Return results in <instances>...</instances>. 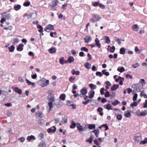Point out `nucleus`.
<instances>
[{"mask_svg": "<svg viewBox=\"0 0 147 147\" xmlns=\"http://www.w3.org/2000/svg\"><path fill=\"white\" fill-rule=\"evenodd\" d=\"M143 85L139 82L138 83L134 84L132 86V88H134L136 91H140L143 89Z\"/></svg>", "mask_w": 147, "mask_h": 147, "instance_id": "1", "label": "nucleus"}, {"mask_svg": "<svg viewBox=\"0 0 147 147\" xmlns=\"http://www.w3.org/2000/svg\"><path fill=\"white\" fill-rule=\"evenodd\" d=\"M101 18L98 15L93 14V18L90 20V21L92 22H95L99 20Z\"/></svg>", "mask_w": 147, "mask_h": 147, "instance_id": "2", "label": "nucleus"}, {"mask_svg": "<svg viewBox=\"0 0 147 147\" xmlns=\"http://www.w3.org/2000/svg\"><path fill=\"white\" fill-rule=\"evenodd\" d=\"M141 139V134L139 133H136V134L134 136V140L135 141L137 142H138Z\"/></svg>", "mask_w": 147, "mask_h": 147, "instance_id": "3", "label": "nucleus"}, {"mask_svg": "<svg viewBox=\"0 0 147 147\" xmlns=\"http://www.w3.org/2000/svg\"><path fill=\"white\" fill-rule=\"evenodd\" d=\"M56 130V127L54 126L50 128L47 129V131L48 133H54Z\"/></svg>", "mask_w": 147, "mask_h": 147, "instance_id": "4", "label": "nucleus"}, {"mask_svg": "<svg viewBox=\"0 0 147 147\" xmlns=\"http://www.w3.org/2000/svg\"><path fill=\"white\" fill-rule=\"evenodd\" d=\"M3 17H5L7 20H9L10 18L11 15L10 13H7L6 12L3 13L2 14Z\"/></svg>", "mask_w": 147, "mask_h": 147, "instance_id": "5", "label": "nucleus"}, {"mask_svg": "<svg viewBox=\"0 0 147 147\" xmlns=\"http://www.w3.org/2000/svg\"><path fill=\"white\" fill-rule=\"evenodd\" d=\"M77 127L80 132H82L84 130V128L79 123L77 124Z\"/></svg>", "mask_w": 147, "mask_h": 147, "instance_id": "6", "label": "nucleus"}, {"mask_svg": "<svg viewBox=\"0 0 147 147\" xmlns=\"http://www.w3.org/2000/svg\"><path fill=\"white\" fill-rule=\"evenodd\" d=\"M115 50V47L114 46H113L112 47L110 46H109L107 48L108 51L110 52H114Z\"/></svg>", "mask_w": 147, "mask_h": 147, "instance_id": "7", "label": "nucleus"}, {"mask_svg": "<svg viewBox=\"0 0 147 147\" xmlns=\"http://www.w3.org/2000/svg\"><path fill=\"white\" fill-rule=\"evenodd\" d=\"M124 116L127 118H129L131 116V114L130 111H125L124 113Z\"/></svg>", "mask_w": 147, "mask_h": 147, "instance_id": "8", "label": "nucleus"}, {"mask_svg": "<svg viewBox=\"0 0 147 147\" xmlns=\"http://www.w3.org/2000/svg\"><path fill=\"white\" fill-rule=\"evenodd\" d=\"M94 134L96 138L98 137L99 134V130L98 129H94L93 131H91Z\"/></svg>", "mask_w": 147, "mask_h": 147, "instance_id": "9", "label": "nucleus"}, {"mask_svg": "<svg viewBox=\"0 0 147 147\" xmlns=\"http://www.w3.org/2000/svg\"><path fill=\"white\" fill-rule=\"evenodd\" d=\"M80 92L84 95L86 94L87 93V89L86 87H83L80 90Z\"/></svg>", "mask_w": 147, "mask_h": 147, "instance_id": "10", "label": "nucleus"}, {"mask_svg": "<svg viewBox=\"0 0 147 147\" xmlns=\"http://www.w3.org/2000/svg\"><path fill=\"white\" fill-rule=\"evenodd\" d=\"M119 87L118 84H114L111 88V89L112 91H114L116 90Z\"/></svg>", "mask_w": 147, "mask_h": 147, "instance_id": "11", "label": "nucleus"}, {"mask_svg": "<svg viewBox=\"0 0 147 147\" xmlns=\"http://www.w3.org/2000/svg\"><path fill=\"white\" fill-rule=\"evenodd\" d=\"M84 39L85 42L88 43L91 40V38L90 36H87Z\"/></svg>", "mask_w": 147, "mask_h": 147, "instance_id": "12", "label": "nucleus"}, {"mask_svg": "<svg viewBox=\"0 0 147 147\" xmlns=\"http://www.w3.org/2000/svg\"><path fill=\"white\" fill-rule=\"evenodd\" d=\"M94 94L95 92L94 91L92 90L90 91L88 93V94H89V98H93L94 97Z\"/></svg>", "mask_w": 147, "mask_h": 147, "instance_id": "13", "label": "nucleus"}, {"mask_svg": "<svg viewBox=\"0 0 147 147\" xmlns=\"http://www.w3.org/2000/svg\"><path fill=\"white\" fill-rule=\"evenodd\" d=\"M15 92L18 93L19 94H21L22 93V90L21 89H19L18 87H16L14 89Z\"/></svg>", "mask_w": 147, "mask_h": 147, "instance_id": "14", "label": "nucleus"}, {"mask_svg": "<svg viewBox=\"0 0 147 147\" xmlns=\"http://www.w3.org/2000/svg\"><path fill=\"white\" fill-rule=\"evenodd\" d=\"M30 16L31 18L34 19L36 18L37 16L36 12L35 11H34L32 14H30Z\"/></svg>", "mask_w": 147, "mask_h": 147, "instance_id": "15", "label": "nucleus"}, {"mask_svg": "<svg viewBox=\"0 0 147 147\" xmlns=\"http://www.w3.org/2000/svg\"><path fill=\"white\" fill-rule=\"evenodd\" d=\"M95 42L96 43V45L98 48H100L101 47V44L99 43V40L98 38H96L95 39Z\"/></svg>", "mask_w": 147, "mask_h": 147, "instance_id": "16", "label": "nucleus"}, {"mask_svg": "<svg viewBox=\"0 0 147 147\" xmlns=\"http://www.w3.org/2000/svg\"><path fill=\"white\" fill-rule=\"evenodd\" d=\"M24 45L22 44L19 45L17 47V50L18 51H21L23 50Z\"/></svg>", "mask_w": 147, "mask_h": 147, "instance_id": "17", "label": "nucleus"}, {"mask_svg": "<svg viewBox=\"0 0 147 147\" xmlns=\"http://www.w3.org/2000/svg\"><path fill=\"white\" fill-rule=\"evenodd\" d=\"M94 137V136L91 135L89 139L86 140V142H88L89 143L91 144L92 143L93 139Z\"/></svg>", "mask_w": 147, "mask_h": 147, "instance_id": "18", "label": "nucleus"}, {"mask_svg": "<svg viewBox=\"0 0 147 147\" xmlns=\"http://www.w3.org/2000/svg\"><path fill=\"white\" fill-rule=\"evenodd\" d=\"M74 58L72 56H70L67 60V62L69 63L74 62Z\"/></svg>", "mask_w": 147, "mask_h": 147, "instance_id": "19", "label": "nucleus"}, {"mask_svg": "<svg viewBox=\"0 0 147 147\" xmlns=\"http://www.w3.org/2000/svg\"><path fill=\"white\" fill-rule=\"evenodd\" d=\"M104 108L107 109L108 110L112 109L111 108V105L109 104H108L106 105H105L104 106Z\"/></svg>", "mask_w": 147, "mask_h": 147, "instance_id": "20", "label": "nucleus"}, {"mask_svg": "<svg viewBox=\"0 0 147 147\" xmlns=\"http://www.w3.org/2000/svg\"><path fill=\"white\" fill-rule=\"evenodd\" d=\"M58 2L57 0H55L52 1L51 3V6L53 7H54L57 5Z\"/></svg>", "mask_w": 147, "mask_h": 147, "instance_id": "21", "label": "nucleus"}, {"mask_svg": "<svg viewBox=\"0 0 147 147\" xmlns=\"http://www.w3.org/2000/svg\"><path fill=\"white\" fill-rule=\"evenodd\" d=\"M49 51L51 53H54L56 52V49L55 48H51L49 49Z\"/></svg>", "mask_w": 147, "mask_h": 147, "instance_id": "22", "label": "nucleus"}, {"mask_svg": "<svg viewBox=\"0 0 147 147\" xmlns=\"http://www.w3.org/2000/svg\"><path fill=\"white\" fill-rule=\"evenodd\" d=\"M21 7V6L20 5H15L14 6V9L16 11H18L19 10Z\"/></svg>", "mask_w": 147, "mask_h": 147, "instance_id": "23", "label": "nucleus"}, {"mask_svg": "<svg viewBox=\"0 0 147 147\" xmlns=\"http://www.w3.org/2000/svg\"><path fill=\"white\" fill-rule=\"evenodd\" d=\"M114 39L118 43L119 45H120L121 43V41L122 40L119 38H117L116 37H114Z\"/></svg>", "mask_w": 147, "mask_h": 147, "instance_id": "24", "label": "nucleus"}, {"mask_svg": "<svg viewBox=\"0 0 147 147\" xmlns=\"http://www.w3.org/2000/svg\"><path fill=\"white\" fill-rule=\"evenodd\" d=\"M46 144L45 142L43 141L41 142L39 145H38V147H45Z\"/></svg>", "mask_w": 147, "mask_h": 147, "instance_id": "25", "label": "nucleus"}, {"mask_svg": "<svg viewBox=\"0 0 147 147\" xmlns=\"http://www.w3.org/2000/svg\"><path fill=\"white\" fill-rule=\"evenodd\" d=\"M89 86L92 90H93L96 88V85L91 84L89 85Z\"/></svg>", "mask_w": 147, "mask_h": 147, "instance_id": "26", "label": "nucleus"}, {"mask_svg": "<svg viewBox=\"0 0 147 147\" xmlns=\"http://www.w3.org/2000/svg\"><path fill=\"white\" fill-rule=\"evenodd\" d=\"M13 41V44H17L20 41V40L18 38H14Z\"/></svg>", "mask_w": 147, "mask_h": 147, "instance_id": "27", "label": "nucleus"}, {"mask_svg": "<svg viewBox=\"0 0 147 147\" xmlns=\"http://www.w3.org/2000/svg\"><path fill=\"white\" fill-rule=\"evenodd\" d=\"M71 125L70 126V127L71 128H74L76 126V124L75 122L73 121H71Z\"/></svg>", "mask_w": 147, "mask_h": 147, "instance_id": "28", "label": "nucleus"}, {"mask_svg": "<svg viewBox=\"0 0 147 147\" xmlns=\"http://www.w3.org/2000/svg\"><path fill=\"white\" fill-rule=\"evenodd\" d=\"M91 65V64L88 63H86L84 64V66L85 67L88 69L90 68Z\"/></svg>", "mask_w": 147, "mask_h": 147, "instance_id": "29", "label": "nucleus"}, {"mask_svg": "<svg viewBox=\"0 0 147 147\" xmlns=\"http://www.w3.org/2000/svg\"><path fill=\"white\" fill-rule=\"evenodd\" d=\"M147 114V110H145L144 111L141 112L140 117L145 116Z\"/></svg>", "mask_w": 147, "mask_h": 147, "instance_id": "30", "label": "nucleus"}, {"mask_svg": "<svg viewBox=\"0 0 147 147\" xmlns=\"http://www.w3.org/2000/svg\"><path fill=\"white\" fill-rule=\"evenodd\" d=\"M61 122L62 123H66L67 122V118L65 116H64V117H63Z\"/></svg>", "mask_w": 147, "mask_h": 147, "instance_id": "31", "label": "nucleus"}, {"mask_svg": "<svg viewBox=\"0 0 147 147\" xmlns=\"http://www.w3.org/2000/svg\"><path fill=\"white\" fill-rule=\"evenodd\" d=\"M125 50L124 48H122L120 49V53L122 55H124L125 54Z\"/></svg>", "mask_w": 147, "mask_h": 147, "instance_id": "32", "label": "nucleus"}, {"mask_svg": "<svg viewBox=\"0 0 147 147\" xmlns=\"http://www.w3.org/2000/svg\"><path fill=\"white\" fill-rule=\"evenodd\" d=\"M9 51L11 52H13L15 49V47L13 45H11L8 48Z\"/></svg>", "mask_w": 147, "mask_h": 147, "instance_id": "33", "label": "nucleus"}, {"mask_svg": "<svg viewBox=\"0 0 147 147\" xmlns=\"http://www.w3.org/2000/svg\"><path fill=\"white\" fill-rule=\"evenodd\" d=\"M106 71L105 69L102 70V74L107 76H109V73L108 72H106Z\"/></svg>", "mask_w": 147, "mask_h": 147, "instance_id": "34", "label": "nucleus"}, {"mask_svg": "<svg viewBox=\"0 0 147 147\" xmlns=\"http://www.w3.org/2000/svg\"><path fill=\"white\" fill-rule=\"evenodd\" d=\"M117 70L118 71L122 73L125 71V69L123 67H121L120 68L118 67Z\"/></svg>", "mask_w": 147, "mask_h": 147, "instance_id": "35", "label": "nucleus"}, {"mask_svg": "<svg viewBox=\"0 0 147 147\" xmlns=\"http://www.w3.org/2000/svg\"><path fill=\"white\" fill-rule=\"evenodd\" d=\"M95 125L94 124H89L88 126V128L89 129H92L95 128Z\"/></svg>", "mask_w": 147, "mask_h": 147, "instance_id": "36", "label": "nucleus"}, {"mask_svg": "<svg viewBox=\"0 0 147 147\" xmlns=\"http://www.w3.org/2000/svg\"><path fill=\"white\" fill-rule=\"evenodd\" d=\"M105 38L106 42L108 44L111 41L109 37L108 36H105Z\"/></svg>", "mask_w": 147, "mask_h": 147, "instance_id": "37", "label": "nucleus"}, {"mask_svg": "<svg viewBox=\"0 0 147 147\" xmlns=\"http://www.w3.org/2000/svg\"><path fill=\"white\" fill-rule=\"evenodd\" d=\"M120 102L117 100H116L114 102L112 103V105L114 106H115L120 104Z\"/></svg>", "mask_w": 147, "mask_h": 147, "instance_id": "38", "label": "nucleus"}, {"mask_svg": "<svg viewBox=\"0 0 147 147\" xmlns=\"http://www.w3.org/2000/svg\"><path fill=\"white\" fill-rule=\"evenodd\" d=\"M48 105L49 107V112L50 111L51 109L53 108V103L51 102H49L48 103Z\"/></svg>", "mask_w": 147, "mask_h": 147, "instance_id": "39", "label": "nucleus"}, {"mask_svg": "<svg viewBox=\"0 0 147 147\" xmlns=\"http://www.w3.org/2000/svg\"><path fill=\"white\" fill-rule=\"evenodd\" d=\"M65 95L64 94H62L60 96V99L62 100H64L65 99Z\"/></svg>", "mask_w": 147, "mask_h": 147, "instance_id": "40", "label": "nucleus"}, {"mask_svg": "<svg viewBox=\"0 0 147 147\" xmlns=\"http://www.w3.org/2000/svg\"><path fill=\"white\" fill-rule=\"evenodd\" d=\"M38 21H36V22L34 21L33 22V24H36L37 25V28H42L41 26L38 24Z\"/></svg>", "mask_w": 147, "mask_h": 147, "instance_id": "41", "label": "nucleus"}, {"mask_svg": "<svg viewBox=\"0 0 147 147\" xmlns=\"http://www.w3.org/2000/svg\"><path fill=\"white\" fill-rule=\"evenodd\" d=\"M138 105V103L136 102H134L132 103L130 105V106L131 107H134Z\"/></svg>", "mask_w": 147, "mask_h": 147, "instance_id": "42", "label": "nucleus"}, {"mask_svg": "<svg viewBox=\"0 0 147 147\" xmlns=\"http://www.w3.org/2000/svg\"><path fill=\"white\" fill-rule=\"evenodd\" d=\"M36 138L33 136L32 135L30 136H28V141H30L32 139L35 140Z\"/></svg>", "mask_w": 147, "mask_h": 147, "instance_id": "43", "label": "nucleus"}, {"mask_svg": "<svg viewBox=\"0 0 147 147\" xmlns=\"http://www.w3.org/2000/svg\"><path fill=\"white\" fill-rule=\"evenodd\" d=\"M99 3L97 2H92V5L93 6L96 7L98 5Z\"/></svg>", "mask_w": 147, "mask_h": 147, "instance_id": "44", "label": "nucleus"}, {"mask_svg": "<svg viewBox=\"0 0 147 147\" xmlns=\"http://www.w3.org/2000/svg\"><path fill=\"white\" fill-rule=\"evenodd\" d=\"M147 143V138H146L144 141H141L140 142V144H145Z\"/></svg>", "mask_w": 147, "mask_h": 147, "instance_id": "45", "label": "nucleus"}, {"mask_svg": "<svg viewBox=\"0 0 147 147\" xmlns=\"http://www.w3.org/2000/svg\"><path fill=\"white\" fill-rule=\"evenodd\" d=\"M49 102L53 103L54 101V97L53 96H51L49 98Z\"/></svg>", "mask_w": 147, "mask_h": 147, "instance_id": "46", "label": "nucleus"}, {"mask_svg": "<svg viewBox=\"0 0 147 147\" xmlns=\"http://www.w3.org/2000/svg\"><path fill=\"white\" fill-rule=\"evenodd\" d=\"M81 51H84L87 52L88 51V49L85 47H83L81 48Z\"/></svg>", "mask_w": 147, "mask_h": 147, "instance_id": "47", "label": "nucleus"}, {"mask_svg": "<svg viewBox=\"0 0 147 147\" xmlns=\"http://www.w3.org/2000/svg\"><path fill=\"white\" fill-rule=\"evenodd\" d=\"M139 83H140L141 84H142V85L145 84H146V82L144 79H141L140 80Z\"/></svg>", "mask_w": 147, "mask_h": 147, "instance_id": "48", "label": "nucleus"}, {"mask_svg": "<svg viewBox=\"0 0 147 147\" xmlns=\"http://www.w3.org/2000/svg\"><path fill=\"white\" fill-rule=\"evenodd\" d=\"M140 66V64L138 63H136L135 64L132 65V67L134 68H136Z\"/></svg>", "mask_w": 147, "mask_h": 147, "instance_id": "49", "label": "nucleus"}, {"mask_svg": "<svg viewBox=\"0 0 147 147\" xmlns=\"http://www.w3.org/2000/svg\"><path fill=\"white\" fill-rule=\"evenodd\" d=\"M138 94L137 93L134 94L133 97V100L134 101H135L136 100V99L137 98Z\"/></svg>", "mask_w": 147, "mask_h": 147, "instance_id": "50", "label": "nucleus"}, {"mask_svg": "<svg viewBox=\"0 0 147 147\" xmlns=\"http://www.w3.org/2000/svg\"><path fill=\"white\" fill-rule=\"evenodd\" d=\"M96 75L100 77H101L102 76V74L100 71H97L96 72Z\"/></svg>", "mask_w": 147, "mask_h": 147, "instance_id": "51", "label": "nucleus"}, {"mask_svg": "<svg viewBox=\"0 0 147 147\" xmlns=\"http://www.w3.org/2000/svg\"><path fill=\"white\" fill-rule=\"evenodd\" d=\"M135 52L137 54H139L140 53V51L138 49V47H136L135 48Z\"/></svg>", "mask_w": 147, "mask_h": 147, "instance_id": "52", "label": "nucleus"}, {"mask_svg": "<svg viewBox=\"0 0 147 147\" xmlns=\"http://www.w3.org/2000/svg\"><path fill=\"white\" fill-rule=\"evenodd\" d=\"M28 85H31L33 87H35L36 85L33 82H32L28 80Z\"/></svg>", "mask_w": 147, "mask_h": 147, "instance_id": "53", "label": "nucleus"}, {"mask_svg": "<svg viewBox=\"0 0 147 147\" xmlns=\"http://www.w3.org/2000/svg\"><path fill=\"white\" fill-rule=\"evenodd\" d=\"M116 118L117 120H121L122 119V117L121 115H117Z\"/></svg>", "mask_w": 147, "mask_h": 147, "instance_id": "54", "label": "nucleus"}, {"mask_svg": "<svg viewBox=\"0 0 147 147\" xmlns=\"http://www.w3.org/2000/svg\"><path fill=\"white\" fill-rule=\"evenodd\" d=\"M49 80H46V82L45 83L43 84L42 86L43 87H45L47 86V85L49 84Z\"/></svg>", "mask_w": 147, "mask_h": 147, "instance_id": "55", "label": "nucleus"}, {"mask_svg": "<svg viewBox=\"0 0 147 147\" xmlns=\"http://www.w3.org/2000/svg\"><path fill=\"white\" fill-rule=\"evenodd\" d=\"M64 58L63 57H61L59 60L60 63L62 65L64 64V63L63 62Z\"/></svg>", "mask_w": 147, "mask_h": 147, "instance_id": "56", "label": "nucleus"}, {"mask_svg": "<svg viewBox=\"0 0 147 147\" xmlns=\"http://www.w3.org/2000/svg\"><path fill=\"white\" fill-rule=\"evenodd\" d=\"M44 136V134L42 133H40L38 135V137L40 139H42L43 138Z\"/></svg>", "mask_w": 147, "mask_h": 147, "instance_id": "57", "label": "nucleus"}, {"mask_svg": "<svg viewBox=\"0 0 147 147\" xmlns=\"http://www.w3.org/2000/svg\"><path fill=\"white\" fill-rule=\"evenodd\" d=\"M37 115L38 116V117H42L43 114L42 113L39 112L38 111V112L36 113Z\"/></svg>", "mask_w": 147, "mask_h": 147, "instance_id": "58", "label": "nucleus"}, {"mask_svg": "<svg viewBox=\"0 0 147 147\" xmlns=\"http://www.w3.org/2000/svg\"><path fill=\"white\" fill-rule=\"evenodd\" d=\"M91 100H89V99H88L87 100H86V101H83L82 102V103L84 105H86V104H87Z\"/></svg>", "mask_w": 147, "mask_h": 147, "instance_id": "59", "label": "nucleus"}, {"mask_svg": "<svg viewBox=\"0 0 147 147\" xmlns=\"http://www.w3.org/2000/svg\"><path fill=\"white\" fill-rule=\"evenodd\" d=\"M102 126L105 128V130H107L109 129V127L107 124H104L102 125Z\"/></svg>", "mask_w": 147, "mask_h": 147, "instance_id": "60", "label": "nucleus"}, {"mask_svg": "<svg viewBox=\"0 0 147 147\" xmlns=\"http://www.w3.org/2000/svg\"><path fill=\"white\" fill-rule=\"evenodd\" d=\"M105 88H101L100 89V93L101 95H103L104 94V91Z\"/></svg>", "mask_w": 147, "mask_h": 147, "instance_id": "61", "label": "nucleus"}, {"mask_svg": "<svg viewBox=\"0 0 147 147\" xmlns=\"http://www.w3.org/2000/svg\"><path fill=\"white\" fill-rule=\"evenodd\" d=\"M126 78H129L131 79L132 78V75H131L129 74H127L125 76Z\"/></svg>", "mask_w": 147, "mask_h": 147, "instance_id": "62", "label": "nucleus"}, {"mask_svg": "<svg viewBox=\"0 0 147 147\" xmlns=\"http://www.w3.org/2000/svg\"><path fill=\"white\" fill-rule=\"evenodd\" d=\"M141 112H140V110H138L136 112V114L138 116H140Z\"/></svg>", "mask_w": 147, "mask_h": 147, "instance_id": "63", "label": "nucleus"}, {"mask_svg": "<svg viewBox=\"0 0 147 147\" xmlns=\"http://www.w3.org/2000/svg\"><path fill=\"white\" fill-rule=\"evenodd\" d=\"M143 107L147 108V100H145V102L144 104Z\"/></svg>", "mask_w": 147, "mask_h": 147, "instance_id": "64", "label": "nucleus"}]
</instances>
